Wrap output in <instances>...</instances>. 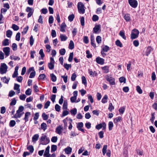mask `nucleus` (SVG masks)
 Returning a JSON list of instances; mask_svg holds the SVG:
<instances>
[{
	"label": "nucleus",
	"instance_id": "58836bf2",
	"mask_svg": "<svg viewBox=\"0 0 157 157\" xmlns=\"http://www.w3.org/2000/svg\"><path fill=\"white\" fill-rule=\"evenodd\" d=\"M16 122L14 120H11L9 123V126L10 127H13L16 124Z\"/></svg>",
	"mask_w": 157,
	"mask_h": 157
},
{
	"label": "nucleus",
	"instance_id": "09e8293b",
	"mask_svg": "<svg viewBox=\"0 0 157 157\" xmlns=\"http://www.w3.org/2000/svg\"><path fill=\"white\" fill-rule=\"evenodd\" d=\"M67 101H64L63 106V109H67Z\"/></svg>",
	"mask_w": 157,
	"mask_h": 157
},
{
	"label": "nucleus",
	"instance_id": "cd10ccee",
	"mask_svg": "<svg viewBox=\"0 0 157 157\" xmlns=\"http://www.w3.org/2000/svg\"><path fill=\"white\" fill-rule=\"evenodd\" d=\"M113 127V124L112 121H109L108 123V128L109 131L111 130Z\"/></svg>",
	"mask_w": 157,
	"mask_h": 157
},
{
	"label": "nucleus",
	"instance_id": "9d476101",
	"mask_svg": "<svg viewBox=\"0 0 157 157\" xmlns=\"http://www.w3.org/2000/svg\"><path fill=\"white\" fill-rule=\"evenodd\" d=\"M10 51V49L9 47H6L3 48V51L5 54L6 57L9 56Z\"/></svg>",
	"mask_w": 157,
	"mask_h": 157
},
{
	"label": "nucleus",
	"instance_id": "e433bc0d",
	"mask_svg": "<svg viewBox=\"0 0 157 157\" xmlns=\"http://www.w3.org/2000/svg\"><path fill=\"white\" fill-rule=\"evenodd\" d=\"M75 18V15L72 14L70 15L68 17V20L70 22L72 21Z\"/></svg>",
	"mask_w": 157,
	"mask_h": 157
},
{
	"label": "nucleus",
	"instance_id": "a211bd4d",
	"mask_svg": "<svg viewBox=\"0 0 157 157\" xmlns=\"http://www.w3.org/2000/svg\"><path fill=\"white\" fill-rule=\"evenodd\" d=\"M9 40L7 39H6L2 42V45L4 46H8L9 45Z\"/></svg>",
	"mask_w": 157,
	"mask_h": 157
},
{
	"label": "nucleus",
	"instance_id": "c756f323",
	"mask_svg": "<svg viewBox=\"0 0 157 157\" xmlns=\"http://www.w3.org/2000/svg\"><path fill=\"white\" fill-rule=\"evenodd\" d=\"M12 34V32L10 30H7L6 32V36L8 37H10Z\"/></svg>",
	"mask_w": 157,
	"mask_h": 157
},
{
	"label": "nucleus",
	"instance_id": "ea45409f",
	"mask_svg": "<svg viewBox=\"0 0 157 157\" xmlns=\"http://www.w3.org/2000/svg\"><path fill=\"white\" fill-rule=\"evenodd\" d=\"M136 90L137 91L139 94H141L143 93L142 90L141 89L140 87L139 86H137L136 87Z\"/></svg>",
	"mask_w": 157,
	"mask_h": 157
},
{
	"label": "nucleus",
	"instance_id": "7c9ffc66",
	"mask_svg": "<svg viewBox=\"0 0 157 157\" xmlns=\"http://www.w3.org/2000/svg\"><path fill=\"white\" fill-rule=\"evenodd\" d=\"M46 77V76L44 74H40L38 77V80H44L45 78Z\"/></svg>",
	"mask_w": 157,
	"mask_h": 157
},
{
	"label": "nucleus",
	"instance_id": "473e14b6",
	"mask_svg": "<svg viewBox=\"0 0 157 157\" xmlns=\"http://www.w3.org/2000/svg\"><path fill=\"white\" fill-rule=\"evenodd\" d=\"M110 49L109 46L107 45H105L104 47L102 49L101 51L105 52H107Z\"/></svg>",
	"mask_w": 157,
	"mask_h": 157
},
{
	"label": "nucleus",
	"instance_id": "2eb2a0df",
	"mask_svg": "<svg viewBox=\"0 0 157 157\" xmlns=\"http://www.w3.org/2000/svg\"><path fill=\"white\" fill-rule=\"evenodd\" d=\"M31 113L27 112L25 114V117L23 119L25 121V122H27L29 121V117L31 115Z\"/></svg>",
	"mask_w": 157,
	"mask_h": 157
},
{
	"label": "nucleus",
	"instance_id": "3c124183",
	"mask_svg": "<svg viewBox=\"0 0 157 157\" xmlns=\"http://www.w3.org/2000/svg\"><path fill=\"white\" fill-rule=\"evenodd\" d=\"M63 66L67 70H68L69 68L71 67V64H67V63H64Z\"/></svg>",
	"mask_w": 157,
	"mask_h": 157
},
{
	"label": "nucleus",
	"instance_id": "1a4fd4ad",
	"mask_svg": "<svg viewBox=\"0 0 157 157\" xmlns=\"http://www.w3.org/2000/svg\"><path fill=\"white\" fill-rule=\"evenodd\" d=\"M96 62L100 64L103 65L104 63L105 60L99 57H98L96 58Z\"/></svg>",
	"mask_w": 157,
	"mask_h": 157
},
{
	"label": "nucleus",
	"instance_id": "dca6fc26",
	"mask_svg": "<svg viewBox=\"0 0 157 157\" xmlns=\"http://www.w3.org/2000/svg\"><path fill=\"white\" fill-rule=\"evenodd\" d=\"M153 49L150 46L148 47L147 49V50L146 51V56H147L149 55L150 54L151 52L153 51Z\"/></svg>",
	"mask_w": 157,
	"mask_h": 157
},
{
	"label": "nucleus",
	"instance_id": "412c9836",
	"mask_svg": "<svg viewBox=\"0 0 157 157\" xmlns=\"http://www.w3.org/2000/svg\"><path fill=\"white\" fill-rule=\"evenodd\" d=\"M64 151L66 154H69L71 152L72 148L71 147H68L65 148Z\"/></svg>",
	"mask_w": 157,
	"mask_h": 157
},
{
	"label": "nucleus",
	"instance_id": "4be33fe9",
	"mask_svg": "<svg viewBox=\"0 0 157 157\" xmlns=\"http://www.w3.org/2000/svg\"><path fill=\"white\" fill-rule=\"evenodd\" d=\"M121 119V117H117L114 119L113 122L115 124L117 125L118 122L120 121Z\"/></svg>",
	"mask_w": 157,
	"mask_h": 157
},
{
	"label": "nucleus",
	"instance_id": "680f3d73",
	"mask_svg": "<svg viewBox=\"0 0 157 157\" xmlns=\"http://www.w3.org/2000/svg\"><path fill=\"white\" fill-rule=\"evenodd\" d=\"M83 124L82 122H79L78 123L77 127L78 129L83 127Z\"/></svg>",
	"mask_w": 157,
	"mask_h": 157
},
{
	"label": "nucleus",
	"instance_id": "bb28decb",
	"mask_svg": "<svg viewBox=\"0 0 157 157\" xmlns=\"http://www.w3.org/2000/svg\"><path fill=\"white\" fill-rule=\"evenodd\" d=\"M41 128L44 131H45V130L47 129V125L45 123H42L40 125Z\"/></svg>",
	"mask_w": 157,
	"mask_h": 157
},
{
	"label": "nucleus",
	"instance_id": "5701e85b",
	"mask_svg": "<svg viewBox=\"0 0 157 157\" xmlns=\"http://www.w3.org/2000/svg\"><path fill=\"white\" fill-rule=\"evenodd\" d=\"M74 44L73 41L71 40L69 45L68 48L70 49H73L74 48Z\"/></svg>",
	"mask_w": 157,
	"mask_h": 157
},
{
	"label": "nucleus",
	"instance_id": "f257e3e1",
	"mask_svg": "<svg viewBox=\"0 0 157 157\" xmlns=\"http://www.w3.org/2000/svg\"><path fill=\"white\" fill-rule=\"evenodd\" d=\"M40 142H41L40 143V144L42 145H46L50 142L49 138L47 137L46 135H44V134H42L40 139Z\"/></svg>",
	"mask_w": 157,
	"mask_h": 157
},
{
	"label": "nucleus",
	"instance_id": "c03bdc74",
	"mask_svg": "<svg viewBox=\"0 0 157 157\" xmlns=\"http://www.w3.org/2000/svg\"><path fill=\"white\" fill-rule=\"evenodd\" d=\"M34 40L32 36H31L30 38L29 44L30 45L32 46L33 44Z\"/></svg>",
	"mask_w": 157,
	"mask_h": 157
},
{
	"label": "nucleus",
	"instance_id": "603ef678",
	"mask_svg": "<svg viewBox=\"0 0 157 157\" xmlns=\"http://www.w3.org/2000/svg\"><path fill=\"white\" fill-rule=\"evenodd\" d=\"M119 80L120 83L124 82V83H125L126 82V79L124 77H121L119 78Z\"/></svg>",
	"mask_w": 157,
	"mask_h": 157
},
{
	"label": "nucleus",
	"instance_id": "20e7f679",
	"mask_svg": "<svg viewBox=\"0 0 157 157\" xmlns=\"http://www.w3.org/2000/svg\"><path fill=\"white\" fill-rule=\"evenodd\" d=\"M8 67L5 63H1L0 67V73L1 74L6 73L7 71Z\"/></svg>",
	"mask_w": 157,
	"mask_h": 157
},
{
	"label": "nucleus",
	"instance_id": "0eeeda50",
	"mask_svg": "<svg viewBox=\"0 0 157 157\" xmlns=\"http://www.w3.org/2000/svg\"><path fill=\"white\" fill-rule=\"evenodd\" d=\"M106 127V124L104 122H102L101 123L98 124L96 126L95 128L98 130H99L100 129L102 128V130H104L105 129Z\"/></svg>",
	"mask_w": 157,
	"mask_h": 157
},
{
	"label": "nucleus",
	"instance_id": "9b49d317",
	"mask_svg": "<svg viewBox=\"0 0 157 157\" xmlns=\"http://www.w3.org/2000/svg\"><path fill=\"white\" fill-rule=\"evenodd\" d=\"M95 39L93 35H91L90 36V43L91 45L94 48L96 47V45L94 43Z\"/></svg>",
	"mask_w": 157,
	"mask_h": 157
},
{
	"label": "nucleus",
	"instance_id": "f8f14e48",
	"mask_svg": "<svg viewBox=\"0 0 157 157\" xmlns=\"http://www.w3.org/2000/svg\"><path fill=\"white\" fill-rule=\"evenodd\" d=\"M66 27V25L65 23H63L60 26V31L63 32H65V29Z\"/></svg>",
	"mask_w": 157,
	"mask_h": 157
},
{
	"label": "nucleus",
	"instance_id": "37998d69",
	"mask_svg": "<svg viewBox=\"0 0 157 157\" xmlns=\"http://www.w3.org/2000/svg\"><path fill=\"white\" fill-rule=\"evenodd\" d=\"M57 149V146L55 145H52L51 146V152H53L55 151Z\"/></svg>",
	"mask_w": 157,
	"mask_h": 157
},
{
	"label": "nucleus",
	"instance_id": "a19ab883",
	"mask_svg": "<svg viewBox=\"0 0 157 157\" xmlns=\"http://www.w3.org/2000/svg\"><path fill=\"white\" fill-rule=\"evenodd\" d=\"M73 57V53L71 52L69 54L68 61L69 62H71L72 61Z\"/></svg>",
	"mask_w": 157,
	"mask_h": 157
},
{
	"label": "nucleus",
	"instance_id": "7ed1b4c3",
	"mask_svg": "<svg viewBox=\"0 0 157 157\" xmlns=\"http://www.w3.org/2000/svg\"><path fill=\"white\" fill-rule=\"evenodd\" d=\"M77 7L78 12L80 13L83 14L85 13L84 5L82 2H79L78 3Z\"/></svg>",
	"mask_w": 157,
	"mask_h": 157
},
{
	"label": "nucleus",
	"instance_id": "6ab92c4d",
	"mask_svg": "<svg viewBox=\"0 0 157 157\" xmlns=\"http://www.w3.org/2000/svg\"><path fill=\"white\" fill-rule=\"evenodd\" d=\"M101 69L104 71V73H107L109 72V67L107 66L102 67Z\"/></svg>",
	"mask_w": 157,
	"mask_h": 157
},
{
	"label": "nucleus",
	"instance_id": "e2e57ef3",
	"mask_svg": "<svg viewBox=\"0 0 157 157\" xmlns=\"http://www.w3.org/2000/svg\"><path fill=\"white\" fill-rule=\"evenodd\" d=\"M33 88L34 92H38L39 91L38 87L37 85L36 84L34 85L33 86Z\"/></svg>",
	"mask_w": 157,
	"mask_h": 157
},
{
	"label": "nucleus",
	"instance_id": "c9c22d12",
	"mask_svg": "<svg viewBox=\"0 0 157 157\" xmlns=\"http://www.w3.org/2000/svg\"><path fill=\"white\" fill-rule=\"evenodd\" d=\"M54 67V63H48V67L50 70H52Z\"/></svg>",
	"mask_w": 157,
	"mask_h": 157
},
{
	"label": "nucleus",
	"instance_id": "338daca9",
	"mask_svg": "<svg viewBox=\"0 0 157 157\" xmlns=\"http://www.w3.org/2000/svg\"><path fill=\"white\" fill-rule=\"evenodd\" d=\"M31 90L30 88H28L25 92V94L27 95H30L31 94Z\"/></svg>",
	"mask_w": 157,
	"mask_h": 157
},
{
	"label": "nucleus",
	"instance_id": "5fc2aeb1",
	"mask_svg": "<svg viewBox=\"0 0 157 157\" xmlns=\"http://www.w3.org/2000/svg\"><path fill=\"white\" fill-rule=\"evenodd\" d=\"M59 52L60 55H64L66 53V50L64 48H62L59 50Z\"/></svg>",
	"mask_w": 157,
	"mask_h": 157
},
{
	"label": "nucleus",
	"instance_id": "864d4df0",
	"mask_svg": "<svg viewBox=\"0 0 157 157\" xmlns=\"http://www.w3.org/2000/svg\"><path fill=\"white\" fill-rule=\"evenodd\" d=\"M16 103V100L15 98L12 99V101L10 103V105L11 106L14 105Z\"/></svg>",
	"mask_w": 157,
	"mask_h": 157
},
{
	"label": "nucleus",
	"instance_id": "0e129e2a",
	"mask_svg": "<svg viewBox=\"0 0 157 157\" xmlns=\"http://www.w3.org/2000/svg\"><path fill=\"white\" fill-rule=\"evenodd\" d=\"M86 54L87 55L86 57L88 58H90L92 57V55L91 54H90V51L89 50H87L86 51Z\"/></svg>",
	"mask_w": 157,
	"mask_h": 157
},
{
	"label": "nucleus",
	"instance_id": "8fccbe9b",
	"mask_svg": "<svg viewBox=\"0 0 157 157\" xmlns=\"http://www.w3.org/2000/svg\"><path fill=\"white\" fill-rule=\"evenodd\" d=\"M92 19L93 21H96L98 20L99 17L97 15H94L93 16Z\"/></svg>",
	"mask_w": 157,
	"mask_h": 157
},
{
	"label": "nucleus",
	"instance_id": "69168bd1",
	"mask_svg": "<svg viewBox=\"0 0 157 157\" xmlns=\"http://www.w3.org/2000/svg\"><path fill=\"white\" fill-rule=\"evenodd\" d=\"M125 110V108L124 107H121L119 109V113L123 114Z\"/></svg>",
	"mask_w": 157,
	"mask_h": 157
},
{
	"label": "nucleus",
	"instance_id": "aec40b11",
	"mask_svg": "<svg viewBox=\"0 0 157 157\" xmlns=\"http://www.w3.org/2000/svg\"><path fill=\"white\" fill-rule=\"evenodd\" d=\"M119 35L125 40L126 39V37L125 35L124 32V31H121L119 33Z\"/></svg>",
	"mask_w": 157,
	"mask_h": 157
},
{
	"label": "nucleus",
	"instance_id": "c85d7f7f",
	"mask_svg": "<svg viewBox=\"0 0 157 157\" xmlns=\"http://www.w3.org/2000/svg\"><path fill=\"white\" fill-rule=\"evenodd\" d=\"M50 76L52 81L53 82H55L56 80V76L53 74H51Z\"/></svg>",
	"mask_w": 157,
	"mask_h": 157
},
{
	"label": "nucleus",
	"instance_id": "bf43d9fd",
	"mask_svg": "<svg viewBox=\"0 0 157 157\" xmlns=\"http://www.w3.org/2000/svg\"><path fill=\"white\" fill-rule=\"evenodd\" d=\"M53 17L52 16H50L49 17L48 22L50 24H52L53 22Z\"/></svg>",
	"mask_w": 157,
	"mask_h": 157
},
{
	"label": "nucleus",
	"instance_id": "de8ad7c7",
	"mask_svg": "<svg viewBox=\"0 0 157 157\" xmlns=\"http://www.w3.org/2000/svg\"><path fill=\"white\" fill-rule=\"evenodd\" d=\"M82 83L84 84L85 85H86L87 81L86 77L84 76H83L82 77Z\"/></svg>",
	"mask_w": 157,
	"mask_h": 157
},
{
	"label": "nucleus",
	"instance_id": "393cba45",
	"mask_svg": "<svg viewBox=\"0 0 157 157\" xmlns=\"http://www.w3.org/2000/svg\"><path fill=\"white\" fill-rule=\"evenodd\" d=\"M124 18L126 21H128L130 20V15L129 14H126L124 16Z\"/></svg>",
	"mask_w": 157,
	"mask_h": 157
},
{
	"label": "nucleus",
	"instance_id": "b1692460",
	"mask_svg": "<svg viewBox=\"0 0 157 157\" xmlns=\"http://www.w3.org/2000/svg\"><path fill=\"white\" fill-rule=\"evenodd\" d=\"M60 38L61 41H65L67 39V37L65 35L62 34L60 35Z\"/></svg>",
	"mask_w": 157,
	"mask_h": 157
},
{
	"label": "nucleus",
	"instance_id": "774afa93",
	"mask_svg": "<svg viewBox=\"0 0 157 157\" xmlns=\"http://www.w3.org/2000/svg\"><path fill=\"white\" fill-rule=\"evenodd\" d=\"M55 109L56 111L59 112L60 109V106L57 104L55 106Z\"/></svg>",
	"mask_w": 157,
	"mask_h": 157
},
{
	"label": "nucleus",
	"instance_id": "2f4dec72",
	"mask_svg": "<svg viewBox=\"0 0 157 157\" xmlns=\"http://www.w3.org/2000/svg\"><path fill=\"white\" fill-rule=\"evenodd\" d=\"M107 145H104L103 146V148L102 149V152L103 155H105V154L106 153L107 149Z\"/></svg>",
	"mask_w": 157,
	"mask_h": 157
},
{
	"label": "nucleus",
	"instance_id": "4468645a",
	"mask_svg": "<svg viewBox=\"0 0 157 157\" xmlns=\"http://www.w3.org/2000/svg\"><path fill=\"white\" fill-rule=\"evenodd\" d=\"M62 128L60 125H59L58 126L56 129V132L57 133L60 135L62 132Z\"/></svg>",
	"mask_w": 157,
	"mask_h": 157
},
{
	"label": "nucleus",
	"instance_id": "a878e982",
	"mask_svg": "<svg viewBox=\"0 0 157 157\" xmlns=\"http://www.w3.org/2000/svg\"><path fill=\"white\" fill-rule=\"evenodd\" d=\"M108 98V96L107 95H105L102 99L101 102L103 103H105L107 101Z\"/></svg>",
	"mask_w": 157,
	"mask_h": 157
},
{
	"label": "nucleus",
	"instance_id": "4d7b16f0",
	"mask_svg": "<svg viewBox=\"0 0 157 157\" xmlns=\"http://www.w3.org/2000/svg\"><path fill=\"white\" fill-rule=\"evenodd\" d=\"M12 28L14 31L18 30L19 29L18 26L15 24H13L12 25Z\"/></svg>",
	"mask_w": 157,
	"mask_h": 157
},
{
	"label": "nucleus",
	"instance_id": "79ce46f5",
	"mask_svg": "<svg viewBox=\"0 0 157 157\" xmlns=\"http://www.w3.org/2000/svg\"><path fill=\"white\" fill-rule=\"evenodd\" d=\"M27 149L30 151L31 153H33L34 150L33 146L31 145H29V147H27Z\"/></svg>",
	"mask_w": 157,
	"mask_h": 157
},
{
	"label": "nucleus",
	"instance_id": "49530a36",
	"mask_svg": "<svg viewBox=\"0 0 157 157\" xmlns=\"http://www.w3.org/2000/svg\"><path fill=\"white\" fill-rule=\"evenodd\" d=\"M24 109V108L22 106H20L19 107L18 110H17L16 112L17 113H20L22 112Z\"/></svg>",
	"mask_w": 157,
	"mask_h": 157
},
{
	"label": "nucleus",
	"instance_id": "4c0bfd02",
	"mask_svg": "<svg viewBox=\"0 0 157 157\" xmlns=\"http://www.w3.org/2000/svg\"><path fill=\"white\" fill-rule=\"evenodd\" d=\"M1 79V80L3 81V82L5 83L8 84L9 81V79H7L6 76L2 77Z\"/></svg>",
	"mask_w": 157,
	"mask_h": 157
},
{
	"label": "nucleus",
	"instance_id": "6e6552de",
	"mask_svg": "<svg viewBox=\"0 0 157 157\" xmlns=\"http://www.w3.org/2000/svg\"><path fill=\"white\" fill-rule=\"evenodd\" d=\"M101 25H95L93 29L94 33L96 34L98 33L99 31L100 32L101 31Z\"/></svg>",
	"mask_w": 157,
	"mask_h": 157
},
{
	"label": "nucleus",
	"instance_id": "6e6d98bb",
	"mask_svg": "<svg viewBox=\"0 0 157 157\" xmlns=\"http://www.w3.org/2000/svg\"><path fill=\"white\" fill-rule=\"evenodd\" d=\"M83 41L86 44H88L89 43L88 37L87 36H84L83 38Z\"/></svg>",
	"mask_w": 157,
	"mask_h": 157
},
{
	"label": "nucleus",
	"instance_id": "72a5a7b5",
	"mask_svg": "<svg viewBox=\"0 0 157 157\" xmlns=\"http://www.w3.org/2000/svg\"><path fill=\"white\" fill-rule=\"evenodd\" d=\"M115 44L117 46L121 48L122 47L123 45L121 43L120 40H117L115 42Z\"/></svg>",
	"mask_w": 157,
	"mask_h": 157
},
{
	"label": "nucleus",
	"instance_id": "a18cd8bd",
	"mask_svg": "<svg viewBox=\"0 0 157 157\" xmlns=\"http://www.w3.org/2000/svg\"><path fill=\"white\" fill-rule=\"evenodd\" d=\"M49 146H48L46 148L45 151L44 152V155H46L50 154L49 153Z\"/></svg>",
	"mask_w": 157,
	"mask_h": 157
},
{
	"label": "nucleus",
	"instance_id": "f704fd0d",
	"mask_svg": "<svg viewBox=\"0 0 157 157\" xmlns=\"http://www.w3.org/2000/svg\"><path fill=\"white\" fill-rule=\"evenodd\" d=\"M71 113L72 115H75L77 113V110L76 108H74L70 110Z\"/></svg>",
	"mask_w": 157,
	"mask_h": 157
},
{
	"label": "nucleus",
	"instance_id": "13d9d810",
	"mask_svg": "<svg viewBox=\"0 0 157 157\" xmlns=\"http://www.w3.org/2000/svg\"><path fill=\"white\" fill-rule=\"evenodd\" d=\"M96 40L98 44H99L100 43H101V37L100 36H97L96 38Z\"/></svg>",
	"mask_w": 157,
	"mask_h": 157
},
{
	"label": "nucleus",
	"instance_id": "423d86ee",
	"mask_svg": "<svg viewBox=\"0 0 157 157\" xmlns=\"http://www.w3.org/2000/svg\"><path fill=\"white\" fill-rule=\"evenodd\" d=\"M128 3L130 6L133 8H136L137 7L138 2L136 0H128Z\"/></svg>",
	"mask_w": 157,
	"mask_h": 157
},
{
	"label": "nucleus",
	"instance_id": "f03ea898",
	"mask_svg": "<svg viewBox=\"0 0 157 157\" xmlns=\"http://www.w3.org/2000/svg\"><path fill=\"white\" fill-rule=\"evenodd\" d=\"M105 78L106 80L109 82L111 85L115 84V79L112 77L110 75H107L105 76Z\"/></svg>",
	"mask_w": 157,
	"mask_h": 157
},
{
	"label": "nucleus",
	"instance_id": "39448f33",
	"mask_svg": "<svg viewBox=\"0 0 157 157\" xmlns=\"http://www.w3.org/2000/svg\"><path fill=\"white\" fill-rule=\"evenodd\" d=\"M139 34V31L136 29H133L132 32L131 38L132 39H134L138 37Z\"/></svg>",
	"mask_w": 157,
	"mask_h": 157
},
{
	"label": "nucleus",
	"instance_id": "052dcab7",
	"mask_svg": "<svg viewBox=\"0 0 157 157\" xmlns=\"http://www.w3.org/2000/svg\"><path fill=\"white\" fill-rule=\"evenodd\" d=\"M42 116L44 120H47L48 118V115L44 113H42Z\"/></svg>",
	"mask_w": 157,
	"mask_h": 157
},
{
	"label": "nucleus",
	"instance_id": "f3484780",
	"mask_svg": "<svg viewBox=\"0 0 157 157\" xmlns=\"http://www.w3.org/2000/svg\"><path fill=\"white\" fill-rule=\"evenodd\" d=\"M39 137V135L38 134H35L32 137V140L33 142H35L37 141Z\"/></svg>",
	"mask_w": 157,
	"mask_h": 157
},
{
	"label": "nucleus",
	"instance_id": "ddd939ff",
	"mask_svg": "<svg viewBox=\"0 0 157 157\" xmlns=\"http://www.w3.org/2000/svg\"><path fill=\"white\" fill-rule=\"evenodd\" d=\"M88 71L90 76L91 77L97 76L98 75V73L95 71L93 72L91 69H89Z\"/></svg>",
	"mask_w": 157,
	"mask_h": 157
}]
</instances>
